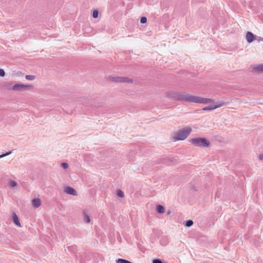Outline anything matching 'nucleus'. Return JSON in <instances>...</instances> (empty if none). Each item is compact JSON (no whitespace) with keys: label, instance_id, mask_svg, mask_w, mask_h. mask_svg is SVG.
<instances>
[{"label":"nucleus","instance_id":"nucleus-1","mask_svg":"<svg viewBox=\"0 0 263 263\" xmlns=\"http://www.w3.org/2000/svg\"><path fill=\"white\" fill-rule=\"evenodd\" d=\"M178 99L182 101L205 104L214 103V102L213 100L210 98H202L185 93L180 94L178 96Z\"/></svg>","mask_w":263,"mask_h":263},{"label":"nucleus","instance_id":"nucleus-2","mask_svg":"<svg viewBox=\"0 0 263 263\" xmlns=\"http://www.w3.org/2000/svg\"><path fill=\"white\" fill-rule=\"evenodd\" d=\"M5 88L9 91L22 92L33 88V86L31 84H24L11 81L8 83Z\"/></svg>","mask_w":263,"mask_h":263},{"label":"nucleus","instance_id":"nucleus-3","mask_svg":"<svg viewBox=\"0 0 263 263\" xmlns=\"http://www.w3.org/2000/svg\"><path fill=\"white\" fill-rule=\"evenodd\" d=\"M191 132L192 129L189 127L183 128L178 130L174 135V141L184 140L188 137Z\"/></svg>","mask_w":263,"mask_h":263},{"label":"nucleus","instance_id":"nucleus-4","mask_svg":"<svg viewBox=\"0 0 263 263\" xmlns=\"http://www.w3.org/2000/svg\"><path fill=\"white\" fill-rule=\"evenodd\" d=\"M190 142L196 146L209 147L210 142L204 138H195L190 139Z\"/></svg>","mask_w":263,"mask_h":263},{"label":"nucleus","instance_id":"nucleus-5","mask_svg":"<svg viewBox=\"0 0 263 263\" xmlns=\"http://www.w3.org/2000/svg\"><path fill=\"white\" fill-rule=\"evenodd\" d=\"M110 80L113 82L116 83H131L133 80L127 77H110Z\"/></svg>","mask_w":263,"mask_h":263},{"label":"nucleus","instance_id":"nucleus-6","mask_svg":"<svg viewBox=\"0 0 263 263\" xmlns=\"http://www.w3.org/2000/svg\"><path fill=\"white\" fill-rule=\"evenodd\" d=\"M224 104L223 103H221L219 104H212V105H211L209 106H206L204 108H203L202 109L203 110H214L215 109H216L217 108H219L222 106H223Z\"/></svg>","mask_w":263,"mask_h":263},{"label":"nucleus","instance_id":"nucleus-7","mask_svg":"<svg viewBox=\"0 0 263 263\" xmlns=\"http://www.w3.org/2000/svg\"><path fill=\"white\" fill-rule=\"evenodd\" d=\"M65 192L70 195H72L74 196L77 195L76 191L72 187L68 186L65 188Z\"/></svg>","mask_w":263,"mask_h":263},{"label":"nucleus","instance_id":"nucleus-8","mask_svg":"<svg viewBox=\"0 0 263 263\" xmlns=\"http://www.w3.org/2000/svg\"><path fill=\"white\" fill-rule=\"evenodd\" d=\"M246 39L248 42L251 43L254 40L255 37L252 32L248 31L246 34Z\"/></svg>","mask_w":263,"mask_h":263},{"label":"nucleus","instance_id":"nucleus-9","mask_svg":"<svg viewBox=\"0 0 263 263\" xmlns=\"http://www.w3.org/2000/svg\"><path fill=\"white\" fill-rule=\"evenodd\" d=\"M32 203L34 208H37L41 205V201L40 198H37L32 200Z\"/></svg>","mask_w":263,"mask_h":263},{"label":"nucleus","instance_id":"nucleus-10","mask_svg":"<svg viewBox=\"0 0 263 263\" xmlns=\"http://www.w3.org/2000/svg\"><path fill=\"white\" fill-rule=\"evenodd\" d=\"M12 218H13V221L15 223V224L16 226H17L18 227H21V223H20V222L19 221L18 218L17 216L16 215V214L15 213H13V216H12Z\"/></svg>","mask_w":263,"mask_h":263},{"label":"nucleus","instance_id":"nucleus-11","mask_svg":"<svg viewBox=\"0 0 263 263\" xmlns=\"http://www.w3.org/2000/svg\"><path fill=\"white\" fill-rule=\"evenodd\" d=\"M254 69L255 71L262 72H263V64L257 65L254 66Z\"/></svg>","mask_w":263,"mask_h":263},{"label":"nucleus","instance_id":"nucleus-12","mask_svg":"<svg viewBox=\"0 0 263 263\" xmlns=\"http://www.w3.org/2000/svg\"><path fill=\"white\" fill-rule=\"evenodd\" d=\"M157 211L159 213H164L165 212V209L162 205H159L157 206Z\"/></svg>","mask_w":263,"mask_h":263},{"label":"nucleus","instance_id":"nucleus-13","mask_svg":"<svg viewBox=\"0 0 263 263\" xmlns=\"http://www.w3.org/2000/svg\"><path fill=\"white\" fill-rule=\"evenodd\" d=\"M25 78L27 80L33 81V80H35V76H33V75H26L25 76Z\"/></svg>","mask_w":263,"mask_h":263},{"label":"nucleus","instance_id":"nucleus-14","mask_svg":"<svg viewBox=\"0 0 263 263\" xmlns=\"http://www.w3.org/2000/svg\"><path fill=\"white\" fill-rule=\"evenodd\" d=\"M117 263H132L129 261L123 259H118L116 260Z\"/></svg>","mask_w":263,"mask_h":263},{"label":"nucleus","instance_id":"nucleus-15","mask_svg":"<svg viewBox=\"0 0 263 263\" xmlns=\"http://www.w3.org/2000/svg\"><path fill=\"white\" fill-rule=\"evenodd\" d=\"M84 219L85 221L87 223H89L90 221V219L89 216L88 215H87L86 214H84Z\"/></svg>","mask_w":263,"mask_h":263},{"label":"nucleus","instance_id":"nucleus-16","mask_svg":"<svg viewBox=\"0 0 263 263\" xmlns=\"http://www.w3.org/2000/svg\"><path fill=\"white\" fill-rule=\"evenodd\" d=\"M193 222L191 220H189L186 221L185 226L187 227H191L193 225Z\"/></svg>","mask_w":263,"mask_h":263},{"label":"nucleus","instance_id":"nucleus-17","mask_svg":"<svg viewBox=\"0 0 263 263\" xmlns=\"http://www.w3.org/2000/svg\"><path fill=\"white\" fill-rule=\"evenodd\" d=\"M117 195L119 197H122V198L124 197V194L123 192L122 191H121V190H118L117 191Z\"/></svg>","mask_w":263,"mask_h":263},{"label":"nucleus","instance_id":"nucleus-18","mask_svg":"<svg viewBox=\"0 0 263 263\" xmlns=\"http://www.w3.org/2000/svg\"><path fill=\"white\" fill-rule=\"evenodd\" d=\"M92 16L94 18H97L98 16V11L97 10H93L92 12Z\"/></svg>","mask_w":263,"mask_h":263},{"label":"nucleus","instance_id":"nucleus-19","mask_svg":"<svg viewBox=\"0 0 263 263\" xmlns=\"http://www.w3.org/2000/svg\"><path fill=\"white\" fill-rule=\"evenodd\" d=\"M16 185H17V183H16V182L15 181H14L13 180H11L10 181V185L11 187H15V186H16Z\"/></svg>","mask_w":263,"mask_h":263},{"label":"nucleus","instance_id":"nucleus-20","mask_svg":"<svg viewBox=\"0 0 263 263\" xmlns=\"http://www.w3.org/2000/svg\"><path fill=\"white\" fill-rule=\"evenodd\" d=\"M146 22H147V18L146 17L143 16L141 18V20H140L141 23H142V24L145 23H146Z\"/></svg>","mask_w":263,"mask_h":263},{"label":"nucleus","instance_id":"nucleus-21","mask_svg":"<svg viewBox=\"0 0 263 263\" xmlns=\"http://www.w3.org/2000/svg\"><path fill=\"white\" fill-rule=\"evenodd\" d=\"M5 76V72L4 69L0 68V77H4Z\"/></svg>","mask_w":263,"mask_h":263},{"label":"nucleus","instance_id":"nucleus-22","mask_svg":"<svg viewBox=\"0 0 263 263\" xmlns=\"http://www.w3.org/2000/svg\"><path fill=\"white\" fill-rule=\"evenodd\" d=\"M61 165L65 169H66L68 167V164L66 163H62Z\"/></svg>","mask_w":263,"mask_h":263},{"label":"nucleus","instance_id":"nucleus-23","mask_svg":"<svg viewBox=\"0 0 263 263\" xmlns=\"http://www.w3.org/2000/svg\"><path fill=\"white\" fill-rule=\"evenodd\" d=\"M153 263H162V262L159 259H155L153 260Z\"/></svg>","mask_w":263,"mask_h":263},{"label":"nucleus","instance_id":"nucleus-24","mask_svg":"<svg viewBox=\"0 0 263 263\" xmlns=\"http://www.w3.org/2000/svg\"><path fill=\"white\" fill-rule=\"evenodd\" d=\"M10 154H11V152H9V153H7L6 154H3V155L0 156V158H2V157H4L5 156H6L9 155Z\"/></svg>","mask_w":263,"mask_h":263},{"label":"nucleus","instance_id":"nucleus-25","mask_svg":"<svg viewBox=\"0 0 263 263\" xmlns=\"http://www.w3.org/2000/svg\"><path fill=\"white\" fill-rule=\"evenodd\" d=\"M259 159L261 160H263V153L262 154H261L260 155H259Z\"/></svg>","mask_w":263,"mask_h":263},{"label":"nucleus","instance_id":"nucleus-26","mask_svg":"<svg viewBox=\"0 0 263 263\" xmlns=\"http://www.w3.org/2000/svg\"><path fill=\"white\" fill-rule=\"evenodd\" d=\"M21 74V72H19V73H17V76H20V74Z\"/></svg>","mask_w":263,"mask_h":263}]
</instances>
